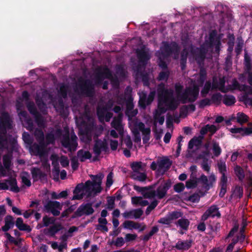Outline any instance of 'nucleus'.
Returning <instances> with one entry per match:
<instances>
[{"label": "nucleus", "instance_id": "nucleus-29", "mask_svg": "<svg viewBox=\"0 0 252 252\" xmlns=\"http://www.w3.org/2000/svg\"><path fill=\"white\" fill-rule=\"evenodd\" d=\"M63 226L61 224H55L52 226H51L48 229L47 232H46V230H44V232L46 234H49L51 236H54L61 229H62Z\"/></svg>", "mask_w": 252, "mask_h": 252}, {"label": "nucleus", "instance_id": "nucleus-30", "mask_svg": "<svg viewBox=\"0 0 252 252\" xmlns=\"http://www.w3.org/2000/svg\"><path fill=\"white\" fill-rule=\"evenodd\" d=\"M125 228L132 230L133 229H138L140 228L141 224L132 220H126L123 224Z\"/></svg>", "mask_w": 252, "mask_h": 252}, {"label": "nucleus", "instance_id": "nucleus-11", "mask_svg": "<svg viewBox=\"0 0 252 252\" xmlns=\"http://www.w3.org/2000/svg\"><path fill=\"white\" fill-rule=\"evenodd\" d=\"M158 168L157 172L163 175L170 168L172 161L167 157L158 159Z\"/></svg>", "mask_w": 252, "mask_h": 252}, {"label": "nucleus", "instance_id": "nucleus-45", "mask_svg": "<svg viewBox=\"0 0 252 252\" xmlns=\"http://www.w3.org/2000/svg\"><path fill=\"white\" fill-rule=\"evenodd\" d=\"M222 95L220 93H217L213 94L210 100H211V103H214L217 105H219L220 104Z\"/></svg>", "mask_w": 252, "mask_h": 252}, {"label": "nucleus", "instance_id": "nucleus-35", "mask_svg": "<svg viewBox=\"0 0 252 252\" xmlns=\"http://www.w3.org/2000/svg\"><path fill=\"white\" fill-rule=\"evenodd\" d=\"M190 178L188 180L186 183V187L187 189H194L197 186V177L193 176L192 174L190 175Z\"/></svg>", "mask_w": 252, "mask_h": 252}, {"label": "nucleus", "instance_id": "nucleus-32", "mask_svg": "<svg viewBox=\"0 0 252 252\" xmlns=\"http://www.w3.org/2000/svg\"><path fill=\"white\" fill-rule=\"evenodd\" d=\"M34 135L36 141L38 143H41V144H43V142H45L44 132L41 129L35 128L34 131Z\"/></svg>", "mask_w": 252, "mask_h": 252}, {"label": "nucleus", "instance_id": "nucleus-43", "mask_svg": "<svg viewBox=\"0 0 252 252\" xmlns=\"http://www.w3.org/2000/svg\"><path fill=\"white\" fill-rule=\"evenodd\" d=\"M211 87V82L210 81H207L204 84V86L201 91V96L203 97H206L207 94L209 93L210 91Z\"/></svg>", "mask_w": 252, "mask_h": 252}, {"label": "nucleus", "instance_id": "nucleus-36", "mask_svg": "<svg viewBox=\"0 0 252 252\" xmlns=\"http://www.w3.org/2000/svg\"><path fill=\"white\" fill-rule=\"evenodd\" d=\"M131 179L139 182H144L147 178V175L144 172H137L135 173H131Z\"/></svg>", "mask_w": 252, "mask_h": 252}, {"label": "nucleus", "instance_id": "nucleus-6", "mask_svg": "<svg viewBox=\"0 0 252 252\" xmlns=\"http://www.w3.org/2000/svg\"><path fill=\"white\" fill-rule=\"evenodd\" d=\"M163 46L161 48L163 56L169 57L172 54L175 56V59L178 58L180 52V47L175 41L168 43L167 42H163Z\"/></svg>", "mask_w": 252, "mask_h": 252}, {"label": "nucleus", "instance_id": "nucleus-42", "mask_svg": "<svg viewBox=\"0 0 252 252\" xmlns=\"http://www.w3.org/2000/svg\"><path fill=\"white\" fill-rule=\"evenodd\" d=\"M138 129L139 131H141L142 133V135H150L151 129L150 127H145V124L142 122H139L138 125Z\"/></svg>", "mask_w": 252, "mask_h": 252}, {"label": "nucleus", "instance_id": "nucleus-3", "mask_svg": "<svg viewBox=\"0 0 252 252\" xmlns=\"http://www.w3.org/2000/svg\"><path fill=\"white\" fill-rule=\"evenodd\" d=\"M12 121L7 112H3L0 117V147L4 146V143L6 141L5 135L7 130L12 128Z\"/></svg>", "mask_w": 252, "mask_h": 252}, {"label": "nucleus", "instance_id": "nucleus-18", "mask_svg": "<svg viewBox=\"0 0 252 252\" xmlns=\"http://www.w3.org/2000/svg\"><path fill=\"white\" fill-rule=\"evenodd\" d=\"M46 146V142H43V144H41V143H38V144L34 143L31 147V150L35 155L42 157L45 154Z\"/></svg>", "mask_w": 252, "mask_h": 252}, {"label": "nucleus", "instance_id": "nucleus-28", "mask_svg": "<svg viewBox=\"0 0 252 252\" xmlns=\"http://www.w3.org/2000/svg\"><path fill=\"white\" fill-rule=\"evenodd\" d=\"M91 153L88 151H84L83 149L79 150L77 153V157L81 162H84L87 159L92 158Z\"/></svg>", "mask_w": 252, "mask_h": 252}, {"label": "nucleus", "instance_id": "nucleus-61", "mask_svg": "<svg viewBox=\"0 0 252 252\" xmlns=\"http://www.w3.org/2000/svg\"><path fill=\"white\" fill-rule=\"evenodd\" d=\"M35 207L36 210H34L35 211H36L37 212L38 211H40V209L41 208V206L40 205V200H35L33 201H32L31 202V204L30 205V207L32 208V207Z\"/></svg>", "mask_w": 252, "mask_h": 252}, {"label": "nucleus", "instance_id": "nucleus-54", "mask_svg": "<svg viewBox=\"0 0 252 252\" xmlns=\"http://www.w3.org/2000/svg\"><path fill=\"white\" fill-rule=\"evenodd\" d=\"M200 196L197 193H194L191 195L187 197L185 200L192 203L198 202L200 200Z\"/></svg>", "mask_w": 252, "mask_h": 252}, {"label": "nucleus", "instance_id": "nucleus-14", "mask_svg": "<svg viewBox=\"0 0 252 252\" xmlns=\"http://www.w3.org/2000/svg\"><path fill=\"white\" fill-rule=\"evenodd\" d=\"M172 182L170 179L166 180L164 183L161 184L157 188V196L159 199L163 198L167 194L168 190L171 188Z\"/></svg>", "mask_w": 252, "mask_h": 252}, {"label": "nucleus", "instance_id": "nucleus-2", "mask_svg": "<svg viewBox=\"0 0 252 252\" xmlns=\"http://www.w3.org/2000/svg\"><path fill=\"white\" fill-rule=\"evenodd\" d=\"M158 93H159L160 101L164 103V104L167 107V109L174 111L177 108L179 103L174 98L172 90L165 89L164 85L162 84V86L161 85L159 86Z\"/></svg>", "mask_w": 252, "mask_h": 252}, {"label": "nucleus", "instance_id": "nucleus-40", "mask_svg": "<svg viewBox=\"0 0 252 252\" xmlns=\"http://www.w3.org/2000/svg\"><path fill=\"white\" fill-rule=\"evenodd\" d=\"M11 156L9 154L4 155L2 158L3 164L6 169L9 170L11 165Z\"/></svg>", "mask_w": 252, "mask_h": 252}, {"label": "nucleus", "instance_id": "nucleus-27", "mask_svg": "<svg viewBox=\"0 0 252 252\" xmlns=\"http://www.w3.org/2000/svg\"><path fill=\"white\" fill-rule=\"evenodd\" d=\"M31 173L32 177L34 180H37L38 179L42 180L46 178V174L38 168H33L32 170Z\"/></svg>", "mask_w": 252, "mask_h": 252}, {"label": "nucleus", "instance_id": "nucleus-33", "mask_svg": "<svg viewBox=\"0 0 252 252\" xmlns=\"http://www.w3.org/2000/svg\"><path fill=\"white\" fill-rule=\"evenodd\" d=\"M130 167L132 170V173L140 172L144 170L141 161H134L130 164Z\"/></svg>", "mask_w": 252, "mask_h": 252}, {"label": "nucleus", "instance_id": "nucleus-7", "mask_svg": "<svg viewBox=\"0 0 252 252\" xmlns=\"http://www.w3.org/2000/svg\"><path fill=\"white\" fill-rule=\"evenodd\" d=\"M77 140V137L75 134L72 135L70 138L69 133L67 132L63 136L61 143L63 147L72 152L76 150L78 146Z\"/></svg>", "mask_w": 252, "mask_h": 252}, {"label": "nucleus", "instance_id": "nucleus-13", "mask_svg": "<svg viewBox=\"0 0 252 252\" xmlns=\"http://www.w3.org/2000/svg\"><path fill=\"white\" fill-rule=\"evenodd\" d=\"M219 208L216 205H211L203 214L201 217L202 220H207L209 217L213 218L215 217L218 218L221 217V214L219 211Z\"/></svg>", "mask_w": 252, "mask_h": 252}, {"label": "nucleus", "instance_id": "nucleus-4", "mask_svg": "<svg viewBox=\"0 0 252 252\" xmlns=\"http://www.w3.org/2000/svg\"><path fill=\"white\" fill-rule=\"evenodd\" d=\"M105 78L109 79L113 84L119 85V80L117 76H113L111 70L107 67H104L102 70H97L95 73V81L98 84H101Z\"/></svg>", "mask_w": 252, "mask_h": 252}, {"label": "nucleus", "instance_id": "nucleus-62", "mask_svg": "<svg viewBox=\"0 0 252 252\" xmlns=\"http://www.w3.org/2000/svg\"><path fill=\"white\" fill-rule=\"evenodd\" d=\"M158 201L156 200L152 201L151 204L147 208L145 213L146 215H149L150 212L154 210L158 205Z\"/></svg>", "mask_w": 252, "mask_h": 252}, {"label": "nucleus", "instance_id": "nucleus-24", "mask_svg": "<svg viewBox=\"0 0 252 252\" xmlns=\"http://www.w3.org/2000/svg\"><path fill=\"white\" fill-rule=\"evenodd\" d=\"M4 181L7 182L10 187V190L15 193L20 192V188L17 186L16 179L14 177H10L8 179L4 180Z\"/></svg>", "mask_w": 252, "mask_h": 252}, {"label": "nucleus", "instance_id": "nucleus-19", "mask_svg": "<svg viewBox=\"0 0 252 252\" xmlns=\"http://www.w3.org/2000/svg\"><path fill=\"white\" fill-rule=\"evenodd\" d=\"M192 243V239L179 240L174 247L179 251H187L191 248Z\"/></svg>", "mask_w": 252, "mask_h": 252}, {"label": "nucleus", "instance_id": "nucleus-25", "mask_svg": "<svg viewBox=\"0 0 252 252\" xmlns=\"http://www.w3.org/2000/svg\"><path fill=\"white\" fill-rule=\"evenodd\" d=\"M15 225L20 231H25L27 232H30L32 231L30 226L24 223L23 220L21 218H18L17 219Z\"/></svg>", "mask_w": 252, "mask_h": 252}, {"label": "nucleus", "instance_id": "nucleus-48", "mask_svg": "<svg viewBox=\"0 0 252 252\" xmlns=\"http://www.w3.org/2000/svg\"><path fill=\"white\" fill-rule=\"evenodd\" d=\"M233 193L235 196L238 198L240 199L243 196V188L239 185L235 186L234 189L233 191Z\"/></svg>", "mask_w": 252, "mask_h": 252}, {"label": "nucleus", "instance_id": "nucleus-17", "mask_svg": "<svg viewBox=\"0 0 252 252\" xmlns=\"http://www.w3.org/2000/svg\"><path fill=\"white\" fill-rule=\"evenodd\" d=\"M123 114L120 113L117 116L113 118L111 123V126L118 131L120 134H123V127L122 125Z\"/></svg>", "mask_w": 252, "mask_h": 252}, {"label": "nucleus", "instance_id": "nucleus-31", "mask_svg": "<svg viewBox=\"0 0 252 252\" xmlns=\"http://www.w3.org/2000/svg\"><path fill=\"white\" fill-rule=\"evenodd\" d=\"M203 136H199V137H194L192 138L189 142L188 149H192L194 146L199 147L202 143V139Z\"/></svg>", "mask_w": 252, "mask_h": 252}, {"label": "nucleus", "instance_id": "nucleus-34", "mask_svg": "<svg viewBox=\"0 0 252 252\" xmlns=\"http://www.w3.org/2000/svg\"><path fill=\"white\" fill-rule=\"evenodd\" d=\"M159 230L158 227L157 225L154 226L151 231L147 234H145L141 238V240L144 242H148L154 234L157 233Z\"/></svg>", "mask_w": 252, "mask_h": 252}, {"label": "nucleus", "instance_id": "nucleus-12", "mask_svg": "<svg viewBox=\"0 0 252 252\" xmlns=\"http://www.w3.org/2000/svg\"><path fill=\"white\" fill-rule=\"evenodd\" d=\"M81 92L87 97H92L94 94V86L90 80H85L79 85Z\"/></svg>", "mask_w": 252, "mask_h": 252}, {"label": "nucleus", "instance_id": "nucleus-20", "mask_svg": "<svg viewBox=\"0 0 252 252\" xmlns=\"http://www.w3.org/2000/svg\"><path fill=\"white\" fill-rule=\"evenodd\" d=\"M175 224L177 226H179L181 228L179 233L181 234H184V232L182 230L187 231L188 230L190 221L187 219L182 217L176 221Z\"/></svg>", "mask_w": 252, "mask_h": 252}, {"label": "nucleus", "instance_id": "nucleus-51", "mask_svg": "<svg viewBox=\"0 0 252 252\" xmlns=\"http://www.w3.org/2000/svg\"><path fill=\"white\" fill-rule=\"evenodd\" d=\"M218 83L219 87V90L222 93H227L228 90L225 88V80L224 78L223 77L220 78L219 80L218 81Z\"/></svg>", "mask_w": 252, "mask_h": 252}, {"label": "nucleus", "instance_id": "nucleus-10", "mask_svg": "<svg viewBox=\"0 0 252 252\" xmlns=\"http://www.w3.org/2000/svg\"><path fill=\"white\" fill-rule=\"evenodd\" d=\"M94 211L92 203H83L71 216V218L74 219L76 218L81 217L84 215L89 216L93 214Z\"/></svg>", "mask_w": 252, "mask_h": 252}, {"label": "nucleus", "instance_id": "nucleus-46", "mask_svg": "<svg viewBox=\"0 0 252 252\" xmlns=\"http://www.w3.org/2000/svg\"><path fill=\"white\" fill-rule=\"evenodd\" d=\"M249 117L244 113L238 112L237 114V122L242 125L248 121Z\"/></svg>", "mask_w": 252, "mask_h": 252}, {"label": "nucleus", "instance_id": "nucleus-38", "mask_svg": "<svg viewBox=\"0 0 252 252\" xmlns=\"http://www.w3.org/2000/svg\"><path fill=\"white\" fill-rule=\"evenodd\" d=\"M234 172L240 181H243L245 177L243 169L239 165H237L234 168Z\"/></svg>", "mask_w": 252, "mask_h": 252}, {"label": "nucleus", "instance_id": "nucleus-9", "mask_svg": "<svg viewBox=\"0 0 252 252\" xmlns=\"http://www.w3.org/2000/svg\"><path fill=\"white\" fill-rule=\"evenodd\" d=\"M92 181H91V185L90 186L92 193H94V195L100 193L102 189L101 187L102 180L104 178V175L102 173H99L96 175H91L90 176Z\"/></svg>", "mask_w": 252, "mask_h": 252}, {"label": "nucleus", "instance_id": "nucleus-56", "mask_svg": "<svg viewBox=\"0 0 252 252\" xmlns=\"http://www.w3.org/2000/svg\"><path fill=\"white\" fill-rule=\"evenodd\" d=\"M126 114L131 111L134 108L133 103V99L131 97H129L126 101Z\"/></svg>", "mask_w": 252, "mask_h": 252}, {"label": "nucleus", "instance_id": "nucleus-58", "mask_svg": "<svg viewBox=\"0 0 252 252\" xmlns=\"http://www.w3.org/2000/svg\"><path fill=\"white\" fill-rule=\"evenodd\" d=\"M169 72L168 70L161 71L158 76V79L159 81H167L169 78Z\"/></svg>", "mask_w": 252, "mask_h": 252}, {"label": "nucleus", "instance_id": "nucleus-55", "mask_svg": "<svg viewBox=\"0 0 252 252\" xmlns=\"http://www.w3.org/2000/svg\"><path fill=\"white\" fill-rule=\"evenodd\" d=\"M27 108L30 113L33 116L38 114L39 112H38L34 104L32 102H29L27 105Z\"/></svg>", "mask_w": 252, "mask_h": 252}, {"label": "nucleus", "instance_id": "nucleus-39", "mask_svg": "<svg viewBox=\"0 0 252 252\" xmlns=\"http://www.w3.org/2000/svg\"><path fill=\"white\" fill-rule=\"evenodd\" d=\"M35 122L38 126L40 128H44L45 126V121L44 117L39 113L34 116Z\"/></svg>", "mask_w": 252, "mask_h": 252}, {"label": "nucleus", "instance_id": "nucleus-1", "mask_svg": "<svg viewBox=\"0 0 252 252\" xmlns=\"http://www.w3.org/2000/svg\"><path fill=\"white\" fill-rule=\"evenodd\" d=\"M184 87L180 83L175 85V92L182 103L185 104L188 102L192 103L197 99L199 93V88L194 85L192 87H187L182 93Z\"/></svg>", "mask_w": 252, "mask_h": 252}, {"label": "nucleus", "instance_id": "nucleus-41", "mask_svg": "<svg viewBox=\"0 0 252 252\" xmlns=\"http://www.w3.org/2000/svg\"><path fill=\"white\" fill-rule=\"evenodd\" d=\"M212 146V150L214 156L218 157L221 153V149L219 143L216 141H213Z\"/></svg>", "mask_w": 252, "mask_h": 252}, {"label": "nucleus", "instance_id": "nucleus-60", "mask_svg": "<svg viewBox=\"0 0 252 252\" xmlns=\"http://www.w3.org/2000/svg\"><path fill=\"white\" fill-rule=\"evenodd\" d=\"M245 66L246 71H251L252 69V64L251 62V58L247 54L244 57Z\"/></svg>", "mask_w": 252, "mask_h": 252}, {"label": "nucleus", "instance_id": "nucleus-44", "mask_svg": "<svg viewBox=\"0 0 252 252\" xmlns=\"http://www.w3.org/2000/svg\"><path fill=\"white\" fill-rule=\"evenodd\" d=\"M137 73L141 76L144 86H149L150 85L149 74L147 72H142V70L139 72L137 71Z\"/></svg>", "mask_w": 252, "mask_h": 252}, {"label": "nucleus", "instance_id": "nucleus-50", "mask_svg": "<svg viewBox=\"0 0 252 252\" xmlns=\"http://www.w3.org/2000/svg\"><path fill=\"white\" fill-rule=\"evenodd\" d=\"M68 86L64 84H62L60 87L58 91L59 94L64 98H65L67 95Z\"/></svg>", "mask_w": 252, "mask_h": 252}, {"label": "nucleus", "instance_id": "nucleus-22", "mask_svg": "<svg viewBox=\"0 0 252 252\" xmlns=\"http://www.w3.org/2000/svg\"><path fill=\"white\" fill-rule=\"evenodd\" d=\"M163 104H164V103L160 101V98L159 96V93H158V109L156 110V112L154 113V118L155 121L156 122H157V119L158 118V116H160L161 114L165 113L167 110V108L163 106Z\"/></svg>", "mask_w": 252, "mask_h": 252}, {"label": "nucleus", "instance_id": "nucleus-53", "mask_svg": "<svg viewBox=\"0 0 252 252\" xmlns=\"http://www.w3.org/2000/svg\"><path fill=\"white\" fill-rule=\"evenodd\" d=\"M143 195L145 198L151 199L157 196V193L156 191L153 190V188L152 189L144 191V192L143 193Z\"/></svg>", "mask_w": 252, "mask_h": 252}, {"label": "nucleus", "instance_id": "nucleus-23", "mask_svg": "<svg viewBox=\"0 0 252 252\" xmlns=\"http://www.w3.org/2000/svg\"><path fill=\"white\" fill-rule=\"evenodd\" d=\"M197 184H201L206 191L212 188V184L209 183L208 177L204 174H203L200 177L197 178Z\"/></svg>", "mask_w": 252, "mask_h": 252}, {"label": "nucleus", "instance_id": "nucleus-64", "mask_svg": "<svg viewBox=\"0 0 252 252\" xmlns=\"http://www.w3.org/2000/svg\"><path fill=\"white\" fill-rule=\"evenodd\" d=\"M25 123L27 125L26 128L30 131H33L34 129V125L32 120L30 118H27L25 120Z\"/></svg>", "mask_w": 252, "mask_h": 252}, {"label": "nucleus", "instance_id": "nucleus-21", "mask_svg": "<svg viewBox=\"0 0 252 252\" xmlns=\"http://www.w3.org/2000/svg\"><path fill=\"white\" fill-rule=\"evenodd\" d=\"M55 209L61 210L62 207L59 202L57 201H48L44 206L43 210L47 213L51 212Z\"/></svg>", "mask_w": 252, "mask_h": 252}, {"label": "nucleus", "instance_id": "nucleus-49", "mask_svg": "<svg viewBox=\"0 0 252 252\" xmlns=\"http://www.w3.org/2000/svg\"><path fill=\"white\" fill-rule=\"evenodd\" d=\"M167 215L171 221H172L173 220H176L180 218H182L183 214L179 211H173L168 213Z\"/></svg>", "mask_w": 252, "mask_h": 252}, {"label": "nucleus", "instance_id": "nucleus-59", "mask_svg": "<svg viewBox=\"0 0 252 252\" xmlns=\"http://www.w3.org/2000/svg\"><path fill=\"white\" fill-rule=\"evenodd\" d=\"M239 227V225L237 223H235L233 225V227L231 228L227 236L225 238V240L228 238L232 237L234 234L238 231Z\"/></svg>", "mask_w": 252, "mask_h": 252}, {"label": "nucleus", "instance_id": "nucleus-57", "mask_svg": "<svg viewBox=\"0 0 252 252\" xmlns=\"http://www.w3.org/2000/svg\"><path fill=\"white\" fill-rule=\"evenodd\" d=\"M211 100L208 98L201 99L198 102V107L200 108H203L206 106H210L211 104Z\"/></svg>", "mask_w": 252, "mask_h": 252}, {"label": "nucleus", "instance_id": "nucleus-47", "mask_svg": "<svg viewBox=\"0 0 252 252\" xmlns=\"http://www.w3.org/2000/svg\"><path fill=\"white\" fill-rule=\"evenodd\" d=\"M107 112V109L105 107H97L96 109V114L100 121L104 120V115Z\"/></svg>", "mask_w": 252, "mask_h": 252}, {"label": "nucleus", "instance_id": "nucleus-8", "mask_svg": "<svg viewBox=\"0 0 252 252\" xmlns=\"http://www.w3.org/2000/svg\"><path fill=\"white\" fill-rule=\"evenodd\" d=\"M91 185V182L90 180L87 181L85 184L83 183H80L77 185L74 189L73 190L74 195L72 197V200L78 199L80 200L83 198L82 194H79V193L82 191H85L88 194V196H91L92 194L90 186Z\"/></svg>", "mask_w": 252, "mask_h": 252}, {"label": "nucleus", "instance_id": "nucleus-52", "mask_svg": "<svg viewBox=\"0 0 252 252\" xmlns=\"http://www.w3.org/2000/svg\"><path fill=\"white\" fill-rule=\"evenodd\" d=\"M216 32L215 31H212L209 35V45L210 47H213L214 46V45L216 43V40H219V39H217L215 38V36H216Z\"/></svg>", "mask_w": 252, "mask_h": 252}, {"label": "nucleus", "instance_id": "nucleus-63", "mask_svg": "<svg viewBox=\"0 0 252 252\" xmlns=\"http://www.w3.org/2000/svg\"><path fill=\"white\" fill-rule=\"evenodd\" d=\"M132 133L134 136V141L135 143H140L141 142V136L139 131L137 128H134L132 130Z\"/></svg>", "mask_w": 252, "mask_h": 252}, {"label": "nucleus", "instance_id": "nucleus-5", "mask_svg": "<svg viewBox=\"0 0 252 252\" xmlns=\"http://www.w3.org/2000/svg\"><path fill=\"white\" fill-rule=\"evenodd\" d=\"M136 53L138 60V63L136 66L135 70L139 72L145 68L148 61L151 59V55L144 48L137 49Z\"/></svg>", "mask_w": 252, "mask_h": 252}, {"label": "nucleus", "instance_id": "nucleus-15", "mask_svg": "<svg viewBox=\"0 0 252 252\" xmlns=\"http://www.w3.org/2000/svg\"><path fill=\"white\" fill-rule=\"evenodd\" d=\"M93 149L95 155L100 156L102 151L107 152L108 150L107 144L105 141L97 139L94 141Z\"/></svg>", "mask_w": 252, "mask_h": 252}, {"label": "nucleus", "instance_id": "nucleus-16", "mask_svg": "<svg viewBox=\"0 0 252 252\" xmlns=\"http://www.w3.org/2000/svg\"><path fill=\"white\" fill-rule=\"evenodd\" d=\"M190 52L195 57V60L197 62H204L206 58L207 50L204 47L194 49L191 46Z\"/></svg>", "mask_w": 252, "mask_h": 252}, {"label": "nucleus", "instance_id": "nucleus-37", "mask_svg": "<svg viewBox=\"0 0 252 252\" xmlns=\"http://www.w3.org/2000/svg\"><path fill=\"white\" fill-rule=\"evenodd\" d=\"M236 102V99L234 95L225 94L223 96V103L226 106H231Z\"/></svg>", "mask_w": 252, "mask_h": 252}, {"label": "nucleus", "instance_id": "nucleus-26", "mask_svg": "<svg viewBox=\"0 0 252 252\" xmlns=\"http://www.w3.org/2000/svg\"><path fill=\"white\" fill-rule=\"evenodd\" d=\"M189 55V51L186 48L183 49L181 53L180 66L182 70L186 69L187 58Z\"/></svg>", "mask_w": 252, "mask_h": 252}]
</instances>
